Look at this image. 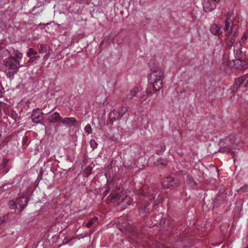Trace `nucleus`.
Masks as SVG:
<instances>
[{
  "label": "nucleus",
  "mask_w": 248,
  "mask_h": 248,
  "mask_svg": "<svg viewBox=\"0 0 248 248\" xmlns=\"http://www.w3.org/2000/svg\"><path fill=\"white\" fill-rule=\"evenodd\" d=\"M150 67L151 72L148 76V82L152 85L154 91H159L163 87L164 70L155 63L151 64Z\"/></svg>",
  "instance_id": "1"
},
{
  "label": "nucleus",
  "mask_w": 248,
  "mask_h": 248,
  "mask_svg": "<svg viewBox=\"0 0 248 248\" xmlns=\"http://www.w3.org/2000/svg\"><path fill=\"white\" fill-rule=\"evenodd\" d=\"M3 64L5 68L6 75L8 78H13L17 73L20 67L23 65H20L19 60H15L14 57L10 56L3 60Z\"/></svg>",
  "instance_id": "2"
},
{
  "label": "nucleus",
  "mask_w": 248,
  "mask_h": 248,
  "mask_svg": "<svg viewBox=\"0 0 248 248\" xmlns=\"http://www.w3.org/2000/svg\"><path fill=\"white\" fill-rule=\"evenodd\" d=\"M223 30L227 39L232 44H233L238 32L237 25L234 24L230 18H227L225 20Z\"/></svg>",
  "instance_id": "3"
},
{
  "label": "nucleus",
  "mask_w": 248,
  "mask_h": 248,
  "mask_svg": "<svg viewBox=\"0 0 248 248\" xmlns=\"http://www.w3.org/2000/svg\"><path fill=\"white\" fill-rule=\"evenodd\" d=\"M234 53L236 58L234 62L236 67L238 68H245V67L244 66V62L242 60V54L240 51L239 46H238V45L234 46Z\"/></svg>",
  "instance_id": "4"
},
{
  "label": "nucleus",
  "mask_w": 248,
  "mask_h": 248,
  "mask_svg": "<svg viewBox=\"0 0 248 248\" xmlns=\"http://www.w3.org/2000/svg\"><path fill=\"white\" fill-rule=\"evenodd\" d=\"M124 196V194L123 193L111 194L106 199V202L107 203L113 202L121 204L123 201Z\"/></svg>",
  "instance_id": "5"
},
{
  "label": "nucleus",
  "mask_w": 248,
  "mask_h": 248,
  "mask_svg": "<svg viewBox=\"0 0 248 248\" xmlns=\"http://www.w3.org/2000/svg\"><path fill=\"white\" fill-rule=\"evenodd\" d=\"M219 0H203V8L205 11H212L214 10L216 7V2H218Z\"/></svg>",
  "instance_id": "6"
},
{
  "label": "nucleus",
  "mask_w": 248,
  "mask_h": 248,
  "mask_svg": "<svg viewBox=\"0 0 248 248\" xmlns=\"http://www.w3.org/2000/svg\"><path fill=\"white\" fill-rule=\"evenodd\" d=\"M31 119L34 123L39 124L43 119V112L41 110L37 109L34 110L31 115Z\"/></svg>",
  "instance_id": "7"
},
{
  "label": "nucleus",
  "mask_w": 248,
  "mask_h": 248,
  "mask_svg": "<svg viewBox=\"0 0 248 248\" xmlns=\"http://www.w3.org/2000/svg\"><path fill=\"white\" fill-rule=\"evenodd\" d=\"M162 186L166 188H169L172 186H178L179 184L175 182L173 178L168 177L164 178L162 181Z\"/></svg>",
  "instance_id": "8"
},
{
  "label": "nucleus",
  "mask_w": 248,
  "mask_h": 248,
  "mask_svg": "<svg viewBox=\"0 0 248 248\" xmlns=\"http://www.w3.org/2000/svg\"><path fill=\"white\" fill-rule=\"evenodd\" d=\"M209 30L212 34L217 36H219L222 33L220 27L215 23L211 25Z\"/></svg>",
  "instance_id": "9"
},
{
  "label": "nucleus",
  "mask_w": 248,
  "mask_h": 248,
  "mask_svg": "<svg viewBox=\"0 0 248 248\" xmlns=\"http://www.w3.org/2000/svg\"><path fill=\"white\" fill-rule=\"evenodd\" d=\"M16 202L18 209H24L28 204V199L26 196H22L16 200Z\"/></svg>",
  "instance_id": "10"
},
{
  "label": "nucleus",
  "mask_w": 248,
  "mask_h": 248,
  "mask_svg": "<svg viewBox=\"0 0 248 248\" xmlns=\"http://www.w3.org/2000/svg\"><path fill=\"white\" fill-rule=\"evenodd\" d=\"M62 123L65 126L71 127L74 125L77 121L74 117H67L62 119Z\"/></svg>",
  "instance_id": "11"
},
{
  "label": "nucleus",
  "mask_w": 248,
  "mask_h": 248,
  "mask_svg": "<svg viewBox=\"0 0 248 248\" xmlns=\"http://www.w3.org/2000/svg\"><path fill=\"white\" fill-rule=\"evenodd\" d=\"M47 120L50 123H55L61 120V117L58 112H55L49 115Z\"/></svg>",
  "instance_id": "12"
},
{
  "label": "nucleus",
  "mask_w": 248,
  "mask_h": 248,
  "mask_svg": "<svg viewBox=\"0 0 248 248\" xmlns=\"http://www.w3.org/2000/svg\"><path fill=\"white\" fill-rule=\"evenodd\" d=\"M132 201V199L129 197L124 194V198H123V201L122 203L123 206L129 205Z\"/></svg>",
  "instance_id": "13"
},
{
  "label": "nucleus",
  "mask_w": 248,
  "mask_h": 248,
  "mask_svg": "<svg viewBox=\"0 0 248 248\" xmlns=\"http://www.w3.org/2000/svg\"><path fill=\"white\" fill-rule=\"evenodd\" d=\"M14 54L15 56V57L16 58L15 60H19V62H20V61L22 59L23 57V54L21 52L19 51L18 50H14Z\"/></svg>",
  "instance_id": "14"
},
{
  "label": "nucleus",
  "mask_w": 248,
  "mask_h": 248,
  "mask_svg": "<svg viewBox=\"0 0 248 248\" xmlns=\"http://www.w3.org/2000/svg\"><path fill=\"white\" fill-rule=\"evenodd\" d=\"M139 91L138 88L135 87L132 90H131L128 95V98L131 99L133 98L137 94Z\"/></svg>",
  "instance_id": "15"
},
{
  "label": "nucleus",
  "mask_w": 248,
  "mask_h": 248,
  "mask_svg": "<svg viewBox=\"0 0 248 248\" xmlns=\"http://www.w3.org/2000/svg\"><path fill=\"white\" fill-rule=\"evenodd\" d=\"M98 220V217H93L91 218L88 223H86V226L87 228H90L92 226V225L95 222Z\"/></svg>",
  "instance_id": "16"
},
{
  "label": "nucleus",
  "mask_w": 248,
  "mask_h": 248,
  "mask_svg": "<svg viewBox=\"0 0 248 248\" xmlns=\"http://www.w3.org/2000/svg\"><path fill=\"white\" fill-rule=\"evenodd\" d=\"M9 206L11 208L15 209L17 208L18 209L16 201L15 202L14 201H10L9 202Z\"/></svg>",
  "instance_id": "17"
},
{
  "label": "nucleus",
  "mask_w": 248,
  "mask_h": 248,
  "mask_svg": "<svg viewBox=\"0 0 248 248\" xmlns=\"http://www.w3.org/2000/svg\"><path fill=\"white\" fill-rule=\"evenodd\" d=\"M117 113V111L113 110L109 114V120L111 122H113L114 121L116 120V118L114 117V115H115V114Z\"/></svg>",
  "instance_id": "18"
},
{
  "label": "nucleus",
  "mask_w": 248,
  "mask_h": 248,
  "mask_svg": "<svg viewBox=\"0 0 248 248\" xmlns=\"http://www.w3.org/2000/svg\"><path fill=\"white\" fill-rule=\"evenodd\" d=\"M37 51L34 50L32 48H30L29 49V51L27 53V56L29 57H31L32 55L37 54Z\"/></svg>",
  "instance_id": "19"
},
{
  "label": "nucleus",
  "mask_w": 248,
  "mask_h": 248,
  "mask_svg": "<svg viewBox=\"0 0 248 248\" xmlns=\"http://www.w3.org/2000/svg\"><path fill=\"white\" fill-rule=\"evenodd\" d=\"M47 50L46 47L45 46H44L43 45H41L40 46V48L39 50V52L40 54H43L44 53H46Z\"/></svg>",
  "instance_id": "20"
},
{
  "label": "nucleus",
  "mask_w": 248,
  "mask_h": 248,
  "mask_svg": "<svg viewBox=\"0 0 248 248\" xmlns=\"http://www.w3.org/2000/svg\"><path fill=\"white\" fill-rule=\"evenodd\" d=\"M85 131L88 134H90L92 133V127H91V126L89 124H88L86 125V126L85 127Z\"/></svg>",
  "instance_id": "21"
},
{
  "label": "nucleus",
  "mask_w": 248,
  "mask_h": 248,
  "mask_svg": "<svg viewBox=\"0 0 248 248\" xmlns=\"http://www.w3.org/2000/svg\"><path fill=\"white\" fill-rule=\"evenodd\" d=\"M92 170V167L91 166L87 167L84 170V172L87 175L91 174Z\"/></svg>",
  "instance_id": "22"
},
{
  "label": "nucleus",
  "mask_w": 248,
  "mask_h": 248,
  "mask_svg": "<svg viewBox=\"0 0 248 248\" xmlns=\"http://www.w3.org/2000/svg\"><path fill=\"white\" fill-rule=\"evenodd\" d=\"M90 144L92 148L95 149L97 148V144L94 140H91L90 142Z\"/></svg>",
  "instance_id": "23"
},
{
  "label": "nucleus",
  "mask_w": 248,
  "mask_h": 248,
  "mask_svg": "<svg viewBox=\"0 0 248 248\" xmlns=\"http://www.w3.org/2000/svg\"><path fill=\"white\" fill-rule=\"evenodd\" d=\"M243 81V77L239 78H238L237 79H236V80H235V84L237 86H240V85H241V84L242 83Z\"/></svg>",
  "instance_id": "24"
},
{
  "label": "nucleus",
  "mask_w": 248,
  "mask_h": 248,
  "mask_svg": "<svg viewBox=\"0 0 248 248\" xmlns=\"http://www.w3.org/2000/svg\"><path fill=\"white\" fill-rule=\"evenodd\" d=\"M35 60H36V57H31L25 65H23V66H27L30 63L32 62Z\"/></svg>",
  "instance_id": "25"
},
{
  "label": "nucleus",
  "mask_w": 248,
  "mask_h": 248,
  "mask_svg": "<svg viewBox=\"0 0 248 248\" xmlns=\"http://www.w3.org/2000/svg\"><path fill=\"white\" fill-rule=\"evenodd\" d=\"M248 38V33H246L244 34L243 37L242 39V41H244Z\"/></svg>",
  "instance_id": "26"
},
{
  "label": "nucleus",
  "mask_w": 248,
  "mask_h": 248,
  "mask_svg": "<svg viewBox=\"0 0 248 248\" xmlns=\"http://www.w3.org/2000/svg\"><path fill=\"white\" fill-rule=\"evenodd\" d=\"M49 57V53H47L44 57V60L46 61L47 60L48 57Z\"/></svg>",
  "instance_id": "27"
},
{
  "label": "nucleus",
  "mask_w": 248,
  "mask_h": 248,
  "mask_svg": "<svg viewBox=\"0 0 248 248\" xmlns=\"http://www.w3.org/2000/svg\"><path fill=\"white\" fill-rule=\"evenodd\" d=\"M8 162V160L7 159H5L4 161H3V167H4L6 165V164Z\"/></svg>",
  "instance_id": "28"
},
{
  "label": "nucleus",
  "mask_w": 248,
  "mask_h": 248,
  "mask_svg": "<svg viewBox=\"0 0 248 248\" xmlns=\"http://www.w3.org/2000/svg\"><path fill=\"white\" fill-rule=\"evenodd\" d=\"M147 94L149 95H151V90L150 89H147L146 91Z\"/></svg>",
  "instance_id": "29"
},
{
  "label": "nucleus",
  "mask_w": 248,
  "mask_h": 248,
  "mask_svg": "<svg viewBox=\"0 0 248 248\" xmlns=\"http://www.w3.org/2000/svg\"><path fill=\"white\" fill-rule=\"evenodd\" d=\"M165 149H166L165 146L163 145L161 146V151L164 152L165 150Z\"/></svg>",
  "instance_id": "30"
},
{
  "label": "nucleus",
  "mask_w": 248,
  "mask_h": 248,
  "mask_svg": "<svg viewBox=\"0 0 248 248\" xmlns=\"http://www.w3.org/2000/svg\"><path fill=\"white\" fill-rule=\"evenodd\" d=\"M2 92L1 91V90H0V97H2Z\"/></svg>",
  "instance_id": "31"
},
{
  "label": "nucleus",
  "mask_w": 248,
  "mask_h": 248,
  "mask_svg": "<svg viewBox=\"0 0 248 248\" xmlns=\"http://www.w3.org/2000/svg\"><path fill=\"white\" fill-rule=\"evenodd\" d=\"M193 179L192 178H189V181H193Z\"/></svg>",
  "instance_id": "32"
},
{
  "label": "nucleus",
  "mask_w": 248,
  "mask_h": 248,
  "mask_svg": "<svg viewBox=\"0 0 248 248\" xmlns=\"http://www.w3.org/2000/svg\"><path fill=\"white\" fill-rule=\"evenodd\" d=\"M141 193L142 194V195H145L146 194L143 192V191H142L141 192Z\"/></svg>",
  "instance_id": "33"
},
{
  "label": "nucleus",
  "mask_w": 248,
  "mask_h": 248,
  "mask_svg": "<svg viewBox=\"0 0 248 248\" xmlns=\"http://www.w3.org/2000/svg\"><path fill=\"white\" fill-rule=\"evenodd\" d=\"M34 57H36V60L40 58L39 56H34Z\"/></svg>",
  "instance_id": "34"
},
{
  "label": "nucleus",
  "mask_w": 248,
  "mask_h": 248,
  "mask_svg": "<svg viewBox=\"0 0 248 248\" xmlns=\"http://www.w3.org/2000/svg\"><path fill=\"white\" fill-rule=\"evenodd\" d=\"M242 46V43H239V46Z\"/></svg>",
  "instance_id": "35"
},
{
  "label": "nucleus",
  "mask_w": 248,
  "mask_h": 248,
  "mask_svg": "<svg viewBox=\"0 0 248 248\" xmlns=\"http://www.w3.org/2000/svg\"><path fill=\"white\" fill-rule=\"evenodd\" d=\"M245 248H248V246L247 247H246Z\"/></svg>",
  "instance_id": "36"
},
{
  "label": "nucleus",
  "mask_w": 248,
  "mask_h": 248,
  "mask_svg": "<svg viewBox=\"0 0 248 248\" xmlns=\"http://www.w3.org/2000/svg\"><path fill=\"white\" fill-rule=\"evenodd\" d=\"M223 149V148H222V149H220V151H221Z\"/></svg>",
  "instance_id": "37"
}]
</instances>
